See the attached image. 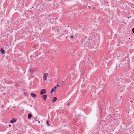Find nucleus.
<instances>
[{
  "label": "nucleus",
  "mask_w": 134,
  "mask_h": 134,
  "mask_svg": "<svg viewBox=\"0 0 134 134\" xmlns=\"http://www.w3.org/2000/svg\"><path fill=\"white\" fill-rule=\"evenodd\" d=\"M46 92V91L45 89H42L41 90L40 92V94L41 95H42L45 94Z\"/></svg>",
  "instance_id": "obj_1"
},
{
  "label": "nucleus",
  "mask_w": 134,
  "mask_h": 134,
  "mask_svg": "<svg viewBox=\"0 0 134 134\" xmlns=\"http://www.w3.org/2000/svg\"><path fill=\"white\" fill-rule=\"evenodd\" d=\"M48 75V74L47 73H46L44 74L43 78L44 81H45L46 80L47 77Z\"/></svg>",
  "instance_id": "obj_2"
},
{
  "label": "nucleus",
  "mask_w": 134,
  "mask_h": 134,
  "mask_svg": "<svg viewBox=\"0 0 134 134\" xmlns=\"http://www.w3.org/2000/svg\"><path fill=\"white\" fill-rule=\"evenodd\" d=\"M47 96L46 94H44L43 95L42 97L41 98H43V100L44 101H45L46 100V98H47Z\"/></svg>",
  "instance_id": "obj_3"
},
{
  "label": "nucleus",
  "mask_w": 134,
  "mask_h": 134,
  "mask_svg": "<svg viewBox=\"0 0 134 134\" xmlns=\"http://www.w3.org/2000/svg\"><path fill=\"white\" fill-rule=\"evenodd\" d=\"M17 121V119L16 118L12 119L10 121V122L12 123H13L16 122Z\"/></svg>",
  "instance_id": "obj_4"
},
{
  "label": "nucleus",
  "mask_w": 134,
  "mask_h": 134,
  "mask_svg": "<svg viewBox=\"0 0 134 134\" xmlns=\"http://www.w3.org/2000/svg\"><path fill=\"white\" fill-rule=\"evenodd\" d=\"M0 51L2 54H4L5 51L4 49L3 48H1L0 49Z\"/></svg>",
  "instance_id": "obj_5"
},
{
  "label": "nucleus",
  "mask_w": 134,
  "mask_h": 134,
  "mask_svg": "<svg viewBox=\"0 0 134 134\" xmlns=\"http://www.w3.org/2000/svg\"><path fill=\"white\" fill-rule=\"evenodd\" d=\"M57 88V87L56 86H55L54 87H53L51 91V93H52L54 91H55V89H56Z\"/></svg>",
  "instance_id": "obj_6"
},
{
  "label": "nucleus",
  "mask_w": 134,
  "mask_h": 134,
  "mask_svg": "<svg viewBox=\"0 0 134 134\" xmlns=\"http://www.w3.org/2000/svg\"><path fill=\"white\" fill-rule=\"evenodd\" d=\"M57 99V98L56 97L53 98V99L52 100V102L53 103H54L55 101Z\"/></svg>",
  "instance_id": "obj_7"
},
{
  "label": "nucleus",
  "mask_w": 134,
  "mask_h": 134,
  "mask_svg": "<svg viewBox=\"0 0 134 134\" xmlns=\"http://www.w3.org/2000/svg\"><path fill=\"white\" fill-rule=\"evenodd\" d=\"M32 116V115L31 114H29L28 115V119H30L31 118Z\"/></svg>",
  "instance_id": "obj_8"
},
{
  "label": "nucleus",
  "mask_w": 134,
  "mask_h": 134,
  "mask_svg": "<svg viewBox=\"0 0 134 134\" xmlns=\"http://www.w3.org/2000/svg\"><path fill=\"white\" fill-rule=\"evenodd\" d=\"M31 95L33 97H35L36 96V94L34 93H31Z\"/></svg>",
  "instance_id": "obj_9"
},
{
  "label": "nucleus",
  "mask_w": 134,
  "mask_h": 134,
  "mask_svg": "<svg viewBox=\"0 0 134 134\" xmlns=\"http://www.w3.org/2000/svg\"><path fill=\"white\" fill-rule=\"evenodd\" d=\"M34 69L33 68H31L30 69V71L31 72H33L34 71Z\"/></svg>",
  "instance_id": "obj_10"
},
{
  "label": "nucleus",
  "mask_w": 134,
  "mask_h": 134,
  "mask_svg": "<svg viewBox=\"0 0 134 134\" xmlns=\"http://www.w3.org/2000/svg\"><path fill=\"white\" fill-rule=\"evenodd\" d=\"M46 124H47L48 126H49L50 125V124H49V121L48 120H46Z\"/></svg>",
  "instance_id": "obj_11"
},
{
  "label": "nucleus",
  "mask_w": 134,
  "mask_h": 134,
  "mask_svg": "<svg viewBox=\"0 0 134 134\" xmlns=\"http://www.w3.org/2000/svg\"><path fill=\"white\" fill-rule=\"evenodd\" d=\"M28 93L27 92H25L24 93V94L26 96H27L28 95Z\"/></svg>",
  "instance_id": "obj_12"
},
{
  "label": "nucleus",
  "mask_w": 134,
  "mask_h": 134,
  "mask_svg": "<svg viewBox=\"0 0 134 134\" xmlns=\"http://www.w3.org/2000/svg\"><path fill=\"white\" fill-rule=\"evenodd\" d=\"M132 32L134 34V28H133L132 30Z\"/></svg>",
  "instance_id": "obj_13"
},
{
  "label": "nucleus",
  "mask_w": 134,
  "mask_h": 134,
  "mask_svg": "<svg viewBox=\"0 0 134 134\" xmlns=\"http://www.w3.org/2000/svg\"><path fill=\"white\" fill-rule=\"evenodd\" d=\"M37 116H36L35 117V120L36 121H37Z\"/></svg>",
  "instance_id": "obj_14"
},
{
  "label": "nucleus",
  "mask_w": 134,
  "mask_h": 134,
  "mask_svg": "<svg viewBox=\"0 0 134 134\" xmlns=\"http://www.w3.org/2000/svg\"><path fill=\"white\" fill-rule=\"evenodd\" d=\"M70 38H74V36H72L70 37Z\"/></svg>",
  "instance_id": "obj_15"
},
{
  "label": "nucleus",
  "mask_w": 134,
  "mask_h": 134,
  "mask_svg": "<svg viewBox=\"0 0 134 134\" xmlns=\"http://www.w3.org/2000/svg\"><path fill=\"white\" fill-rule=\"evenodd\" d=\"M50 23H51L52 24H54V22L53 21L51 22V21H49Z\"/></svg>",
  "instance_id": "obj_16"
},
{
  "label": "nucleus",
  "mask_w": 134,
  "mask_h": 134,
  "mask_svg": "<svg viewBox=\"0 0 134 134\" xmlns=\"http://www.w3.org/2000/svg\"><path fill=\"white\" fill-rule=\"evenodd\" d=\"M131 18V16H130L129 17H128L127 18L128 19H129L130 18Z\"/></svg>",
  "instance_id": "obj_17"
},
{
  "label": "nucleus",
  "mask_w": 134,
  "mask_h": 134,
  "mask_svg": "<svg viewBox=\"0 0 134 134\" xmlns=\"http://www.w3.org/2000/svg\"><path fill=\"white\" fill-rule=\"evenodd\" d=\"M106 5L107 6H109V4H107V5Z\"/></svg>",
  "instance_id": "obj_18"
},
{
  "label": "nucleus",
  "mask_w": 134,
  "mask_h": 134,
  "mask_svg": "<svg viewBox=\"0 0 134 134\" xmlns=\"http://www.w3.org/2000/svg\"><path fill=\"white\" fill-rule=\"evenodd\" d=\"M56 86L57 87H59V85H57Z\"/></svg>",
  "instance_id": "obj_19"
},
{
  "label": "nucleus",
  "mask_w": 134,
  "mask_h": 134,
  "mask_svg": "<svg viewBox=\"0 0 134 134\" xmlns=\"http://www.w3.org/2000/svg\"><path fill=\"white\" fill-rule=\"evenodd\" d=\"M11 126V125L10 124L9 125H8V126L9 127H10Z\"/></svg>",
  "instance_id": "obj_20"
},
{
  "label": "nucleus",
  "mask_w": 134,
  "mask_h": 134,
  "mask_svg": "<svg viewBox=\"0 0 134 134\" xmlns=\"http://www.w3.org/2000/svg\"><path fill=\"white\" fill-rule=\"evenodd\" d=\"M59 30L57 29V32H59Z\"/></svg>",
  "instance_id": "obj_21"
},
{
  "label": "nucleus",
  "mask_w": 134,
  "mask_h": 134,
  "mask_svg": "<svg viewBox=\"0 0 134 134\" xmlns=\"http://www.w3.org/2000/svg\"><path fill=\"white\" fill-rule=\"evenodd\" d=\"M130 102H131V103H132L133 102V101H131H131H130Z\"/></svg>",
  "instance_id": "obj_22"
},
{
  "label": "nucleus",
  "mask_w": 134,
  "mask_h": 134,
  "mask_svg": "<svg viewBox=\"0 0 134 134\" xmlns=\"http://www.w3.org/2000/svg\"><path fill=\"white\" fill-rule=\"evenodd\" d=\"M49 108H51V107H49L48 108V109H49Z\"/></svg>",
  "instance_id": "obj_23"
},
{
  "label": "nucleus",
  "mask_w": 134,
  "mask_h": 134,
  "mask_svg": "<svg viewBox=\"0 0 134 134\" xmlns=\"http://www.w3.org/2000/svg\"><path fill=\"white\" fill-rule=\"evenodd\" d=\"M3 19H2L1 20V21H3Z\"/></svg>",
  "instance_id": "obj_24"
},
{
  "label": "nucleus",
  "mask_w": 134,
  "mask_h": 134,
  "mask_svg": "<svg viewBox=\"0 0 134 134\" xmlns=\"http://www.w3.org/2000/svg\"><path fill=\"white\" fill-rule=\"evenodd\" d=\"M48 16H51L50 15H48Z\"/></svg>",
  "instance_id": "obj_25"
},
{
  "label": "nucleus",
  "mask_w": 134,
  "mask_h": 134,
  "mask_svg": "<svg viewBox=\"0 0 134 134\" xmlns=\"http://www.w3.org/2000/svg\"><path fill=\"white\" fill-rule=\"evenodd\" d=\"M37 56H38V55H36V57H37Z\"/></svg>",
  "instance_id": "obj_26"
},
{
  "label": "nucleus",
  "mask_w": 134,
  "mask_h": 134,
  "mask_svg": "<svg viewBox=\"0 0 134 134\" xmlns=\"http://www.w3.org/2000/svg\"><path fill=\"white\" fill-rule=\"evenodd\" d=\"M68 27H69V25H68V26H67Z\"/></svg>",
  "instance_id": "obj_27"
},
{
  "label": "nucleus",
  "mask_w": 134,
  "mask_h": 134,
  "mask_svg": "<svg viewBox=\"0 0 134 134\" xmlns=\"http://www.w3.org/2000/svg\"><path fill=\"white\" fill-rule=\"evenodd\" d=\"M38 122L39 123H40V121H38Z\"/></svg>",
  "instance_id": "obj_28"
},
{
  "label": "nucleus",
  "mask_w": 134,
  "mask_h": 134,
  "mask_svg": "<svg viewBox=\"0 0 134 134\" xmlns=\"http://www.w3.org/2000/svg\"><path fill=\"white\" fill-rule=\"evenodd\" d=\"M36 46H35L34 47V48H35L36 47Z\"/></svg>",
  "instance_id": "obj_29"
},
{
  "label": "nucleus",
  "mask_w": 134,
  "mask_h": 134,
  "mask_svg": "<svg viewBox=\"0 0 134 134\" xmlns=\"http://www.w3.org/2000/svg\"><path fill=\"white\" fill-rule=\"evenodd\" d=\"M107 2V3H108V2L107 1V2Z\"/></svg>",
  "instance_id": "obj_30"
},
{
  "label": "nucleus",
  "mask_w": 134,
  "mask_h": 134,
  "mask_svg": "<svg viewBox=\"0 0 134 134\" xmlns=\"http://www.w3.org/2000/svg\"><path fill=\"white\" fill-rule=\"evenodd\" d=\"M47 134H49V133H47Z\"/></svg>",
  "instance_id": "obj_31"
},
{
  "label": "nucleus",
  "mask_w": 134,
  "mask_h": 134,
  "mask_svg": "<svg viewBox=\"0 0 134 134\" xmlns=\"http://www.w3.org/2000/svg\"><path fill=\"white\" fill-rule=\"evenodd\" d=\"M55 19H57V18H55Z\"/></svg>",
  "instance_id": "obj_32"
},
{
  "label": "nucleus",
  "mask_w": 134,
  "mask_h": 134,
  "mask_svg": "<svg viewBox=\"0 0 134 134\" xmlns=\"http://www.w3.org/2000/svg\"><path fill=\"white\" fill-rule=\"evenodd\" d=\"M5 94V93H4L3 94Z\"/></svg>",
  "instance_id": "obj_33"
}]
</instances>
